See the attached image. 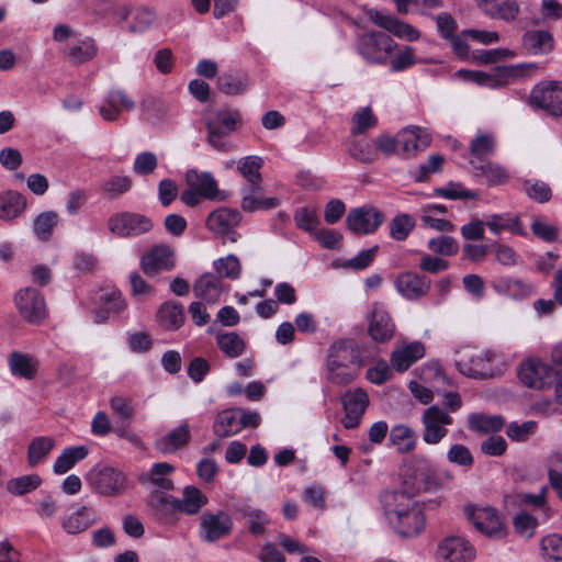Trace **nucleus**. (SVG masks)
Here are the masks:
<instances>
[{"mask_svg":"<svg viewBox=\"0 0 562 562\" xmlns=\"http://www.w3.org/2000/svg\"><path fill=\"white\" fill-rule=\"evenodd\" d=\"M108 228L120 237H137L153 228V221L139 213H115L108 220Z\"/></svg>","mask_w":562,"mask_h":562,"instance_id":"1a4fd4ad","label":"nucleus"},{"mask_svg":"<svg viewBox=\"0 0 562 562\" xmlns=\"http://www.w3.org/2000/svg\"><path fill=\"white\" fill-rule=\"evenodd\" d=\"M186 183L188 187L194 188L206 200H216L220 194L217 181L209 171L188 170Z\"/></svg>","mask_w":562,"mask_h":562,"instance_id":"cd10ccee","label":"nucleus"},{"mask_svg":"<svg viewBox=\"0 0 562 562\" xmlns=\"http://www.w3.org/2000/svg\"><path fill=\"white\" fill-rule=\"evenodd\" d=\"M26 207V199L16 191H5L0 194V218L12 221L20 216Z\"/></svg>","mask_w":562,"mask_h":562,"instance_id":"4c0bfd02","label":"nucleus"},{"mask_svg":"<svg viewBox=\"0 0 562 562\" xmlns=\"http://www.w3.org/2000/svg\"><path fill=\"white\" fill-rule=\"evenodd\" d=\"M263 160L258 156H247L238 161V171L248 181V184L241 189V194L245 192H261V176L259 169Z\"/></svg>","mask_w":562,"mask_h":562,"instance_id":"c756f323","label":"nucleus"},{"mask_svg":"<svg viewBox=\"0 0 562 562\" xmlns=\"http://www.w3.org/2000/svg\"><path fill=\"white\" fill-rule=\"evenodd\" d=\"M522 187L526 194L539 203H546L552 196L551 188L541 180H524Z\"/></svg>","mask_w":562,"mask_h":562,"instance_id":"0e129e2a","label":"nucleus"},{"mask_svg":"<svg viewBox=\"0 0 562 562\" xmlns=\"http://www.w3.org/2000/svg\"><path fill=\"white\" fill-rule=\"evenodd\" d=\"M396 43L384 32H368L358 37L357 50L371 65H385Z\"/></svg>","mask_w":562,"mask_h":562,"instance_id":"39448f33","label":"nucleus"},{"mask_svg":"<svg viewBox=\"0 0 562 562\" xmlns=\"http://www.w3.org/2000/svg\"><path fill=\"white\" fill-rule=\"evenodd\" d=\"M110 406L121 425L127 427L134 417L132 401L124 396H114L110 401Z\"/></svg>","mask_w":562,"mask_h":562,"instance_id":"69168bd1","label":"nucleus"},{"mask_svg":"<svg viewBox=\"0 0 562 562\" xmlns=\"http://www.w3.org/2000/svg\"><path fill=\"white\" fill-rule=\"evenodd\" d=\"M494 291L501 295L508 296L514 300H521L527 297L531 292V286L524 283L519 279L509 277L496 278L492 282Z\"/></svg>","mask_w":562,"mask_h":562,"instance_id":"58836bf2","label":"nucleus"},{"mask_svg":"<svg viewBox=\"0 0 562 562\" xmlns=\"http://www.w3.org/2000/svg\"><path fill=\"white\" fill-rule=\"evenodd\" d=\"M135 102L122 90H111L104 98V103L98 106L99 114L106 122H114L120 117L121 110L132 111Z\"/></svg>","mask_w":562,"mask_h":562,"instance_id":"b1692460","label":"nucleus"},{"mask_svg":"<svg viewBox=\"0 0 562 562\" xmlns=\"http://www.w3.org/2000/svg\"><path fill=\"white\" fill-rule=\"evenodd\" d=\"M430 280L413 272L401 273L395 281L396 290L408 300H416L427 294Z\"/></svg>","mask_w":562,"mask_h":562,"instance_id":"a878e982","label":"nucleus"},{"mask_svg":"<svg viewBox=\"0 0 562 562\" xmlns=\"http://www.w3.org/2000/svg\"><path fill=\"white\" fill-rule=\"evenodd\" d=\"M132 188V179L128 176H111L102 184V192L110 199H117Z\"/></svg>","mask_w":562,"mask_h":562,"instance_id":"13d9d810","label":"nucleus"},{"mask_svg":"<svg viewBox=\"0 0 562 562\" xmlns=\"http://www.w3.org/2000/svg\"><path fill=\"white\" fill-rule=\"evenodd\" d=\"M173 471L175 467L168 462L155 463L148 473V481L160 490L170 491L173 488V483L168 476Z\"/></svg>","mask_w":562,"mask_h":562,"instance_id":"864d4df0","label":"nucleus"},{"mask_svg":"<svg viewBox=\"0 0 562 562\" xmlns=\"http://www.w3.org/2000/svg\"><path fill=\"white\" fill-rule=\"evenodd\" d=\"M15 306L24 321L31 324H41L47 317L44 296L34 288L21 289L14 296Z\"/></svg>","mask_w":562,"mask_h":562,"instance_id":"9d476101","label":"nucleus"},{"mask_svg":"<svg viewBox=\"0 0 562 562\" xmlns=\"http://www.w3.org/2000/svg\"><path fill=\"white\" fill-rule=\"evenodd\" d=\"M428 249L440 256H453L459 251V244L453 237L442 235L429 239Z\"/></svg>","mask_w":562,"mask_h":562,"instance_id":"338daca9","label":"nucleus"},{"mask_svg":"<svg viewBox=\"0 0 562 562\" xmlns=\"http://www.w3.org/2000/svg\"><path fill=\"white\" fill-rule=\"evenodd\" d=\"M157 319L161 327L167 330L179 329L186 319L182 304L176 301H167L160 305L157 312Z\"/></svg>","mask_w":562,"mask_h":562,"instance_id":"f704fd0d","label":"nucleus"},{"mask_svg":"<svg viewBox=\"0 0 562 562\" xmlns=\"http://www.w3.org/2000/svg\"><path fill=\"white\" fill-rule=\"evenodd\" d=\"M247 87L248 79L243 74H223L217 79V88L225 94L235 95L244 93Z\"/></svg>","mask_w":562,"mask_h":562,"instance_id":"603ef678","label":"nucleus"},{"mask_svg":"<svg viewBox=\"0 0 562 562\" xmlns=\"http://www.w3.org/2000/svg\"><path fill=\"white\" fill-rule=\"evenodd\" d=\"M224 291L221 278L213 273H204L193 285V292L196 297L209 304L216 303Z\"/></svg>","mask_w":562,"mask_h":562,"instance_id":"c85d7f7f","label":"nucleus"},{"mask_svg":"<svg viewBox=\"0 0 562 562\" xmlns=\"http://www.w3.org/2000/svg\"><path fill=\"white\" fill-rule=\"evenodd\" d=\"M140 268L146 276L153 277L176 267L175 250L165 244L151 247L140 258Z\"/></svg>","mask_w":562,"mask_h":562,"instance_id":"dca6fc26","label":"nucleus"},{"mask_svg":"<svg viewBox=\"0 0 562 562\" xmlns=\"http://www.w3.org/2000/svg\"><path fill=\"white\" fill-rule=\"evenodd\" d=\"M390 440L401 453L412 451L417 443L415 431L406 425L394 426L390 432Z\"/></svg>","mask_w":562,"mask_h":562,"instance_id":"de8ad7c7","label":"nucleus"},{"mask_svg":"<svg viewBox=\"0 0 562 562\" xmlns=\"http://www.w3.org/2000/svg\"><path fill=\"white\" fill-rule=\"evenodd\" d=\"M99 520L95 510L91 506L83 505L63 519V528L67 533L76 535L87 530Z\"/></svg>","mask_w":562,"mask_h":562,"instance_id":"bb28decb","label":"nucleus"},{"mask_svg":"<svg viewBox=\"0 0 562 562\" xmlns=\"http://www.w3.org/2000/svg\"><path fill=\"white\" fill-rule=\"evenodd\" d=\"M370 19L380 27L385 29L390 33L400 38L415 41L419 37V32L411 24L397 20L391 14H386L376 10L369 12Z\"/></svg>","mask_w":562,"mask_h":562,"instance_id":"393cba45","label":"nucleus"},{"mask_svg":"<svg viewBox=\"0 0 562 562\" xmlns=\"http://www.w3.org/2000/svg\"><path fill=\"white\" fill-rule=\"evenodd\" d=\"M140 111L143 117L150 123H157L170 116L169 106L155 97L144 98L140 102Z\"/></svg>","mask_w":562,"mask_h":562,"instance_id":"09e8293b","label":"nucleus"},{"mask_svg":"<svg viewBox=\"0 0 562 562\" xmlns=\"http://www.w3.org/2000/svg\"><path fill=\"white\" fill-rule=\"evenodd\" d=\"M190 438V427L187 423H183L164 437L157 439L155 448L164 454L171 453L186 446Z\"/></svg>","mask_w":562,"mask_h":562,"instance_id":"2f4dec72","label":"nucleus"},{"mask_svg":"<svg viewBox=\"0 0 562 562\" xmlns=\"http://www.w3.org/2000/svg\"><path fill=\"white\" fill-rule=\"evenodd\" d=\"M527 68H535L533 64H519L508 66H497L490 72L459 70L458 75L464 79L476 82L492 89L505 87L514 80L525 76Z\"/></svg>","mask_w":562,"mask_h":562,"instance_id":"423d86ee","label":"nucleus"},{"mask_svg":"<svg viewBox=\"0 0 562 562\" xmlns=\"http://www.w3.org/2000/svg\"><path fill=\"white\" fill-rule=\"evenodd\" d=\"M59 216L54 211H47L38 214L34 220V234L41 240H48L52 236L54 227L58 224Z\"/></svg>","mask_w":562,"mask_h":562,"instance_id":"4d7b16f0","label":"nucleus"},{"mask_svg":"<svg viewBox=\"0 0 562 562\" xmlns=\"http://www.w3.org/2000/svg\"><path fill=\"white\" fill-rule=\"evenodd\" d=\"M456 364L460 373L469 378L486 379L493 376L492 357L490 352L464 349L458 352Z\"/></svg>","mask_w":562,"mask_h":562,"instance_id":"9b49d317","label":"nucleus"},{"mask_svg":"<svg viewBox=\"0 0 562 562\" xmlns=\"http://www.w3.org/2000/svg\"><path fill=\"white\" fill-rule=\"evenodd\" d=\"M240 115L237 111L225 109L216 111L204 120L206 143L217 151L227 153L233 149L231 134L237 130Z\"/></svg>","mask_w":562,"mask_h":562,"instance_id":"20e7f679","label":"nucleus"},{"mask_svg":"<svg viewBox=\"0 0 562 562\" xmlns=\"http://www.w3.org/2000/svg\"><path fill=\"white\" fill-rule=\"evenodd\" d=\"M220 350L229 358L241 356L246 349L244 339L237 333H223L216 336Z\"/></svg>","mask_w":562,"mask_h":562,"instance_id":"8fccbe9b","label":"nucleus"},{"mask_svg":"<svg viewBox=\"0 0 562 562\" xmlns=\"http://www.w3.org/2000/svg\"><path fill=\"white\" fill-rule=\"evenodd\" d=\"M360 364V353L352 339H339L328 349L326 378L334 384L346 385L352 382Z\"/></svg>","mask_w":562,"mask_h":562,"instance_id":"f03ea898","label":"nucleus"},{"mask_svg":"<svg viewBox=\"0 0 562 562\" xmlns=\"http://www.w3.org/2000/svg\"><path fill=\"white\" fill-rule=\"evenodd\" d=\"M241 221V214L239 211L227 207H220L209 214L206 218V227L221 235H228L229 240L235 243L238 235L234 232V228Z\"/></svg>","mask_w":562,"mask_h":562,"instance_id":"5701e85b","label":"nucleus"},{"mask_svg":"<svg viewBox=\"0 0 562 562\" xmlns=\"http://www.w3.org/2000/svg\"><path fill=\"white\" fill-rule=\"evenodd\" d=\"M537 430V422L527 420L521 424L513 422L506 429L507 436L517 442L527 441Z\"/></svg>","mask_w":562,"mask_h":562,"instance_id":"774afa93","label":"nucleus"},{"mask_svg":"<svg viewBox=\"0 0 562 562\" xmlns=\"http://www.w3.org/2000/svg\"><path fill=\"white\" fill-rule=\"evenodd\" d=\"M524 48L532 55H542L553 49V37L543 30H530L522 36Z\"/></svg>","mask_w":562,"mask_h":562,"instance_id":"e433bc0d","label":"nucleus"},{"mask_svg":"<svg viewBox=\"0 0 562 562\" xmlns=\"http://www.w3.org/2000/svg\"><path fill=\"white\" fill-rule=\"evenodd\" d=\"M383 222V214L373 206L352 209L346 218L348 228L356 235L372 234Z\"/></svg>","mask_w":562,"mask_h":562,"instance_id":"a211bd4d","label":"nucleus"},{"mask_svg":"<svg viewBox=\"0 0 562 562\" xmlns=\"http://www.w3.org/2000/svg\"><path fill=\"white\" fill-rule=\"evenodd\" d=\"M42 484L37 474L22 475L8 481L7 491L12 495L22 496L35 491Z\"/></svg>","mask_w":562,"mask_h":562,"instance_id":"5fc2aeb1","label":"nucleus"},{"mask_svg":"<svg viewBox=\"0 0 562 562\" xmlns=\"http://www.w3.org/2000/svg\"><path fill=\"white\" fill-rule=\"evenodd\" d=\"M213 430L217 437L225 438L238 434L241 430V425L234 412L223 411L217 414Z\"/></svg>","mask_w":562,"mask_h":562,"instance_id":"49530a36","label":"nucleus"},{"mask_svg":"<svg viewBox=\"0 0 562 562\" xmlns=\"http://www.w3.org/2000/svg\"><path fill=\"white\" fill-rule=\"evenodd\" d=\"M474 557V547L460 536L446 537L436 551L437 562H472Z\"/></svg>","mask_w":562,"mask_h":562,"instance_id":"2eb2a0df","label":"nucleus"},{"mask_svg":"<svg viewBox=\"0 0 562 562\" xmlns=\"http://www.w3.org/2000/svg\"><path fill=\"white\" fill-rule=\"evenodd\" d=\"M102 306L95 314L94 323H103L111 315H116L125 308V302L120 292L111 291L100 297Z\"/></svg>","mask_w":562,"mask_h":562,"instance_id":"37998d69","label":"nucleus"},{"mask_svg":"<svg viewBox=\"0 0 562 562\" xmlns=\"http://www.w3.org/2000/svg\"><path fill=\"white\" fill-rule=\"evenodd\" d=\"M261 192H245L241 200V209L246 212H254L256 210H271L279 205V200L276 198H261Z\"/></svg>","mask_w":562,"mask_h":562,"instance_id":"bf43d9fd","label":"nucleus"},{"mask_svg":"<svg viewBox=\"0 0 562 562\" xmlns=\"http://www.w3.org/2000/svg\"><path fill=\"white\" fill-rule=\"evenodd\" d=\"M8 366L14 376L32 380L36 375L38 363L29 353L13 351L8 358Z\"/></svg>","mask_w":562,"mask_h":562,"instance_id":"c9c22d12","label":"nucleus"},{"mask_svg":"<svg viewBox=\"0 0 562 562\" xmlns=\"http://www.w3.org/2000/svg\"><path fill=\"white\" fill-rule=\"evenodd\" d=\"M352 138L347 144L348 154L357 161L362 164H372L378 159L375 146L367 138Z\"/></svg>","mask_w":562,"mask_h":562,"instance_id":"ea45409f","label":"nucleus"},{"mask_svg":"<svg viewBox=\"0 0 562 562\" xmlns=\"http://www.w3.org/2000/svg\"><path fill=\"white\" fill-rule=\"evenodd\" d=\"M474 176L484 177L488 187L505 184L509 180L507 169L492 161L477 162L471 160Z\"/></svg>","mask_w":562,"mask_h":562,"instance_id":"72a5a7b5","label":"nucleus"},{"mask_svg":"<svg viewBox=\"0 0 562 562\" xmlns=\"http://www.w3.org/2000/svg\"><path fill=\"white\" fill-rule=\"evenodd\" d=\"M401 157L412 158L424 151L431 143L429 134L418 126H407L397 133Z\"/></svg>","mask_w":562,"mask_h":562,"instance_id":"412c9836","label":"nucleus"},{"mask_svg":"<svg viewBox=\"0 0 562 562\" xmlns=\"http://www.w3.org/2000/svg\"><path fill=\"white\" fill-rule=\"evenodd\" d=\"M518 376L526 386L542 390L553 383L555 371L540 359L532 358L520 364Z\"/></svg>","mask_w":562,"mask_h":562,"instance_id":"4468645a","label":"nucleus"},{"mask_svg":"<svg viewBox=\"0 0 562 562\" xmlns=\"http://www.w3.org/2000/svg\"><path fill=\"white\" fill-rule=\"evenodd\" d=\"M416 222L406 213L397 214L389 224L390 236L397 241L405 240L414 229Z\"/></svg>","mask_w":562,"mask_h":562,"instance_id":"6e6d98bb","label":"nucleus"},{"mask_svg":"<svg viewBox=\"0 0 562 562\" xmlns=\"http://www.w3.org/2000/svg\"><path fill=\"white\" fill-rule=\"evenodd\" d=\"M214 269L216 270L218 277H224L232 280L238 279L241 272L240 262L234 255H228L215 260Z\"/></svg>","mask_w":562,"mask_h":562,"instance_id":"e2e57ef3","label":"nucleus"},{"mask_svg":"<svg viewBox=\"0 0 562 562\" xmlns=\"http://www.w3.org/2000/svg\"><path fill=\"white\" fill-rule=\"evenodd\" d=\"M389 526L402 538L419 536L426 527L422 504L406 492H392L382 498Z\"/></svg>","mask_w":562,"mask_h":562,"instance_id":"f257e3e1","label":"nucleus"},{"mask_svg":"<svg viewBox=\"0 0 562 562\" xmlns=\"http://www.w3.org/2000/svg\"><path fill=\"white\" fill-rule=\"evenodd\" d=\"M452 422V417L445 409L436 405L429 406L422 416L423 440L428 445L439 443L448 434L446 427Z\"/></svg>","mask_w":562,"mask_h":562,"instance_id":"ddd939ff","label":"nucleus"},{"mask_svg":"<svg viewBox=\"0 0 562 562\" xmlns=\"http://www.w3.org/2000/svg\"><path fill=\"white\" fill-rule=\"evenodd\" d=\"M485 225L488 229L498 235L507 229L514 234L521 235L522 228L518 218H512L508 214H492L486 216Z\"/></svg>","mask_w":562,"mask_h":562,"instance_id":"3c124183","label":"nucleus"},{"mask_svg":"<svg viewBox=\"0 0 562 562\" xmlns=\"http://www.w3.org/2000/svg\"><path fill=\"white\" fill-rule=\"evenodd\" d=\"M425 355L424 345L414 341L396 348L391 355V364L398 371H406L414 362L422 359Z\"/></svg>","mask_w":562,"mask_h":562,"instance_id":"7c9ffc66","label":"nucleus"},{"mask_svg":"<svg viewBox=\"0 0 562 562\" xmlns=\"http://www.w3.org/2000/svg\"><path fill=\"white\" fill-rule=\"evenodd\" d=\"M88 454V449L85 446L66 448L60 456L56 459L53 470L56 474H65L75 464L83 460Z\"/></svg>","mask_w":562,"mask_h":562,"instance_id":"79ce46f5","label":"nucleus"},{"mask_svg":"<svg viewBox=\"0 0 562 562\" xmlns=\"http://www.w3.org/2000/svg\"><path fill=\"white\" fill-rule=\"evenodd\" d=\"M495 148L496 138L492 133H479L470 144V153L477 162H484L486 157L494 154Z\"/></svg>","mask_w":562,"mask_h":562,"instance_id":"c03bdc74","label":"nucleus"},{"mask_svg":"<svg viewBox=\"0 0 562 562\" xmlns=\"http://www.w3.org/2000/svg\"><path fill=\"white\" fill-rule=\"evenodd\" d=\"M469 424L474 430L490 432L501 430L504 426V419L501 416L473 414L469 417Z\"/></svg>","mask_w":562,"mask_h":562,"instance_id":"052dcab7","label":"nucleus"},{"mask_svg":"<svg viewBox=\"0 0 562 562\" xmlns=\"http://www.w3.org/2000/svg\"><path fill=\"white\" fill-rule=\"evenodd\" d=\"M55 447V440L52 437H35L27 448V463L30 467H36L50 453Z\"/></svg>","mask_w":562,"mask_h":562,"instance_id":"a18cd8bd","label":"nucleus"},{"mask_svg":"<svg viewBox=\"0 0 562 562\" xmlns=\"http://www.w3.org/2000/svg\"><path fill=\"white\" fill-rule=\"evenodd\" d=\"M483 12L494 19L515 20L519 13L516 0H476Z\"/></svg>","mask_w":562,"mask_h":562,"instance_id":"473e14b6","label":"nucleus"},{"mask_svg":"<svg viewBox=\"0 0 562 562\" xmlns=\"http://www.w3.org/2000/svg\"><path fill=\"white\" fill-rule=\"evenodd\" d=\"M149 502L161 521L173 524L177 521V513L195 515L207 504L209 498L196 486L188 485L183 488L181 498L155 492L150 494Z\"/></svg>","mask_w":562,"mask_h":562,"instance_id":"7ed1b4c3","label":"nucleus"},{"mask_svg":"<svg viewBox=\"0 0 562 562\" xmlns=\"http://www.w3.org/2000/svg\"><path fill=\"white\" fill-rule=\"evenodd\" d=\"M368 322V335L374 342L385 344L393 338L395 324L383 304L372 305Z\"/></svg>","mask_w":562,"mask_h":562,"instance_id":"6ab92c4d","label":"nucleus"},{"mask_svg":"<svg viewBox=\"0 0 562 562\" xmlns=\"http://www.w3.org/2000/svg\"><path fill=\"white\" fill-rule=\"evenodd\" d=\"M541 553L546 562H562V536L553 533L544 537Z\"/></svg>","mask_w":562,"mask_h":562,"instance_id":"680f3d73","label":"nucleus"},{"mask_svg":"<svg viewBox=\"0 0 562 562\" xmlns=\"http://www.w3.org/2000/svg\"><path fill=\"white\" fill-rule=\"evenodd\" d=\"M234 512L237 519L243 521L247 532L256 538L262 537L271 522L266 512L246 502L235 504Z\"/></svg>","mask_w":562,"mask_h":562,"instance_id":"aec40b11","label":"nucleus"},{"mask_svg":"<svg viewBox=\"0 0 562 562\" xmlns=\"http://www.w3.org/2000/svg\"><path fill=\"white\" fill-rule=\"evenodd\" d=\"M233 528V518L225 510L204 512L200 517L199 537L203 542L214 543L229 536Z\"/></svg>","mask_w":562,"mask_h":562,"instance_id":"6e6552de","label":"nucleus"},{"mask_svg":"<svg viewBox=\"0 0 562 562\" xmlns=\"http://www.w3.org/2000/svg\"><path fill=\"white\" fill-rule=\"evenodd\" d=\"M341 402L345 411L344 427L353 429L359 425V420L369 405V396L363 389H356L345 393Z\"/></svg>","mask_w":562,"mask_h":562,"instance_id":"4be33fe9","label":"nucleus"},{"mask_svg":"<svg viewBox=\"0 0 562 562\" xmlns=\"http://www.w3.org/2000/svg\"><path fill=\"white\" fill-rule=\"evenodd\" d=\"M98 54V45L92 37H86L68 46L67 56L72 64L80 65L93 59Z\"/></svg>","mask_w":562,"mask_h":562,"instance_id":"a19ab883","label":"nucleus"},{"mask_svg":"<svg viewBox=\"0 0 562 562\" xmlns=\"http://www.w3.org/2000/svg\"><path fill=\"white\" fill-rule=\"evenodd\" d=\"M529 104L552 116H562V82H542L532 88Z\"/></svg>","mask_w":562,"mask_h":562,"instance_id":"0eeeda50","label":"nucleus"},{"mask_svg":"<svg viewBox=\"0 0 562 562\" xmlns=\"http://www.w3.org/2000/svg\"><path fill=\"white\" fill-rule=\"evenodd\" d=\"M467 512L475 529L483 535L493 539H502L506 536V528L494 508H468Z\"/></svg>","mask_w":562,"mask_h":562,"instance_id":"f3484780","label":"nucleus"},{"mask_svg":"<svg viewBox=\"0 0 562 562\" xmlns=\"http://www.w3.org/2000/svg\"><path fill=\"white\" fill-rule=\"evenodd\" d=\"M89 485L104 496L120 495L126 486L123 472L113 468L93 469L87 474Z\"/></svg>","mask_w":562,"mask_h":562,"instance_id":"f8f14e48","label":"nucleus"}]
</instances>
